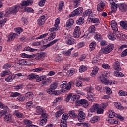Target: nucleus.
<instances>
[{"label": "nucleus", "mask_w": 127, "mask_h": 127, "mask_svg": "<svg viewBox=\"0 0 127 127\" xmlns=\"http://www.w3.org/2000/svg\"><path fill=\"white\" fill-rule=\"evenodd\" d=\"M10 74V71L8 70H5L3 71V72L1 73V77H5V76L7 75H9Z\"/></svg>", "instance_id": "obj_58"}, {"label": "nucleus", "mask_w": 127, "mask_h": 127, "mask_svg": "<svg viewBox=\"0 0 127 127\" xmlns=\"http://www.w3.org/2000/svg\"><path fill=\"white\" fill-rule=\"evenodd\" d=\"M120 25L122 27L123 29L127 30V23L125 21H122L120 22Z\"/></svg>", "instance_id": "obj_37"}, {"label": "nucleus", "mask_w": 127, "mask_h": 127, "mask_svg": "<svg viewBox=\"0 0 127 127\" xmlns=\"http://www.w3.org/2000/svg\"><path fill=\"white\" fill-rule=\"evenodd\" d=\"M0 108L5 110V111H7V110H8V107L3 104V103H2L1 102H0Z\"/></svg>", "instance_id": "obj_53"}, {"label": "nucleus", "mask_w": 127, "mask_h": 127, "mask_svg": "<svg viewBox=\"0 0 127 127\" xmlns=\"http://www.w3.org/2000/svg\"><path fill=\"white\" fill-rule=\"evenodd\" d=\"M16 37V34L15 33L11 32L7 36V42H11V41H13L15 38Z\"/></svg>", "instance_id": "obj_15"}, {"label": "nucleus", "mask_w": 127, "mask_h": 127, "mask_svg": "<svg viewBox=\"0 0 127 127\" xmlns=\"http://www.w3.org/2000/svg\"><path fill=\"white\" fill-rule=\"evenodd\" d=\"M25 97L27 100H29V99H31L33 97V93L31 92H27L25 94Z\"/></svg>", "instance_id": "obj_41"}, {"label": "nucleus", "mask_w": 127, "mask_h": 127, "mask_svg": "<svg viewBox=\"0 0 127 127\" xmlns=\"http://www.w3.org/2000/svg\"><path fill=\"white\" fill-rule=\"evenodd\" d=\"M74 85V82H68L66 86H65L64 90H66V91H70L71 90V88H72V86Z\"/></svg>", "instance_id": "obj_34"}, {"label": "nucleus", "mask_w": 127, "mask_h": 127, "mask_svg": "<svg viewBox=\"0 0 127 127\" xmlns=\"http://www.w3.org/2000/svg\"><path fill=\"white\" fill-rule=\"evenodd\" d=\"M91 23H94L99 25L101 23L100 18L94 17V15L89 19Z\"/></svg>", "instance_id": "obj_16"}, {"label": "nucleus", "mask_w": 127, "mask_h": 127, "mask_svg": "<svg viewBox=\"0 0 127 127\" xmlns=\"http://www.w3.org/2000/svg\"><path fill=\"white\" fill-rule=\"evenodd\" d=\"M81 3V0H73V5L74 7H78L80 5Z\"/></svg>", "instance_id": "obj_50"}, {"label": "nucleus", "mask_w": 127, "mask_h": 127, "mask_svg": "<svg viewBox=\"0 0 127 127\" xmlns=\"http://www.w3.org/2000/svg\"><path fill=\"white\" fill-rule=\"evenodd\" d=\"M76 43H77V40L73 38L70 37L67 39L66 42V44H67V45H74V44H76Z\"/></svg>", "instance_id": "obj_19"}, {"label": "nucleus", "mask_w": 127, "mask_h": 127, "mask_svg": "<svg viewBox=\"0 0 127 127\" xmlns=\"http://www.w3.org/2000/svg\"><path fill=\"white\" fill-rule=\"evenodd\" d=\"M114 48V45L110 44L107 46L104 49L103 53L104 54H108V53H110L113 50Z\"/></svg>", "instance_id": "obj_13"}, {"label": "nucleus", "mask_w": 127, "mask_h": 127, "mask_svg": "<svg viewBox=\"0 0 127 127\" xmlns=\"http://www.w3.org/2000/svg\"><path fill=\"white\" fill-rule=\"evenodd\" d=\"M23 122L26 127H31L33 125L32 121L28 119H24Z\"/></svg>", "instance_id": "obj_24"}, {"label": "nucleus", "mask_w": 127, "mask_h": 127, "mask_svg": "<svg viewBox=\"0 0 127 127\" xmlns=\"http://www.w3.org/2000/svg\"><path fill=\"white\" fill-rule=\"evenodd\" d=\"M19 96H20V93L18 92H12L10 95V98H16V97Z\"/></svg>", "instance_id": "obj_54"}, {"label": "nucleus", "mask_w": 127, "mask_h": 127, "mask_svg": "<svg viewBox=\"0 0 127 127\" xmlns=\"http://www.w3.org/2000/svg\"><path fill=\"white\" fill-rule=\"evenodd\" d=\"M74 20L72 18L69 19L68 20L66 23L65 27H70L71 25L74 24Z\"/></svg>", "instance_id": "obj_31"}, {"label": "nucleus", "mask_w": 127, "mask_h": 127, "mask_svg": "<svg viewBox=\"0 0 127 127\" xmlns=\"http://www.w3.org/2000/svg\"><path fill=\"white\" fill-rule=\"evenodd\" d=\"M77 117L79 122H83L86 119V114L84 112L79 110Z\"/></svg>", "instance_id": "obj_11"}, {"label": "nucleus", "mask_w": 127, "mask_h": 127, "mask_svg": "<svg viewBox=\"0 0 127 127\" xmlns=\"http://www.w3.org/2000/svg\"><path fill=\"white\" fill-rule=\"evenodd\" d=\"M63 113H64V111L62 109H60L55 114V116L56 118H59Z\"/></svg>", "instance_id": "obj_44"}, {"label": "nucleus", "mask_w": 127, "mask_h": 127, "mask_svg": "<svg viewBox=\"0 0 127 127\" xmlns=\"http://www.w3.org/2000/svg\"><path fill=\"white\" fill-rule=\"evenodd\" d=\"M114 75L116 77H118V78L124 77V74H123V73H122V72H120L119 71L115 72Z\"/></svg>", "instance_id": "obj_61"}, {"label": "nucleus", "mask_w": 127, "mask_h": 127, "mask_svg": "<svg viewBox=\"0 0 127 127\" xmlns=\"http://www.w3.org/2000/svg\"><path fill=\"white\" fill-rule=\"evenodd\" d=\"M81 36V31H80V27L79 26H76L73 33V36L74 38H79Z\"/></svg>", "instance_id": "obj_9"}, {"label": "nucleus", "mask_w": 127, "mask_h": 127, "mask_svg": "<svg viewBox=\"0 0 127 127\" xmlns=\"http://www.w3.org/2000/svg\"><path fill=\"white\" fill-rule=\"evenodd\" d=\"M98 108H99V104H95L90 108L89 111H90L91 113H95L98 109Z\"/></svg>", "instance_id": "obj_30"}, {"label": "nucleus", "mask_w": 127, "mask_h": 127, "mask_svg": "<svg viewBox=\"0 0 127 127\" xmlns=\"http://www.w3.org/2000/svg\"><path fill=\"white\" fill-rule=\"evenodd\" d=\"M114 105L116 109H118L120 111L124 110V106H123L120 102H114Z\"/></svg>", "instance_id": "obj_25"}, {"label": "nucleus", "mask_w": 127, "mask_h": 127, "mask_svg": "<svg viewBox=\"0 0 127 127\" xmlns=\"http://www.w3.org/2000/svg\"><path fill=\"white\" fill-rule=\"evenodd\" d=\"M113 69L116 71H121V65H120V62L116 61L113 64Z\"/></svg>", "instance_id": "obj_20"}, {"label": "nucleus", "mask_w": 127, "mask_h": 127, "mask_svg": "<svg viewBox=\"0 0 127 127\" xmlns=\"http://www.w3.org/2000/svg\"><path fill=\"white\" fill-rule=\"evenodd\" d=\"M74 49V48H71V49H68L66 52H64V54L66 55V56H70L71 55V53H72V50Z\"/></svg>", "instance_id": "obj_48"}, {"label": "nucleus", "mask_w": 127, "mask_h": 127, "mask_svg": "<svg viewBox=\"0 0 127 127\" xmlns=\"http://www.w3.org/2000/svg\"><path fill=\"white\" fill-rule=\"evenodd\" d=\"M99 78L102 83L108 84V76L106 74H102L99 76Z\"/></svg>", "instance_id": "obj_17"}, {"label": "nucleus", "mask_w": 127, "mask_h": 127, "mask_svg": "<svg viewBox=\"0 0 127 127\" xmlns=\"http://www.w3.org/2000/svg\"><path fill=\"white\" fill-rule=\"evenodd\" d=\"M33 2L32 0H28L22 2L21 5H15L14 6L10 7L5 11L4 14L5 17H10V16H12V15H15V14L18 12L19 8H22L23 6H28L30 4H32Z\"/></svg>", "instance_id": "obj_1"}, {"label": "nucleus", "mask_w": 127, "mask_h": 127, "mask_svg": "<svg viewBox=\"0 0 127 127\" xmlns=\"http://www.w3.org/2000/svg\"><path fill=\"white\" fill-rule=\"evenodd\" d=\"M36 113L38 116H41L42 118H48L46 110L41 106H37L36 107Z\"/></svg>", "instance_id": "obj_3"}, {"label": "nucleus", "mask_w": 127, "mask_h": 127, "mask_svg": "<svg viewBox=\"0 0 127 127\" xmlns=\"http://www.w3.org/2000/svg\"><path fill=\"white\" fill-rule=\"evenodd\" d=\"M118 94H119V96H121V97H124L127 96V92L124 91L123 90H120L118 92Z\"/></svg>", "instance_id": "obj_63"}, {"label": "nucleus", "mask_w": 127, "mask_h": 127, "mask_svg": "<svg viewBox=\"0 0 127 127\" xmlns=\"http://www.w3.org/2000/svg\"><path fill=\"white\" fill-rule=\"evenodd\" d=\"M105 5H106V3H105V2L101 1L97 5V11H99V12H101V11H103V10L105 9Z\"/></svg>", "instance_id": "obj_12"}, {"label": "nucleus", "mask_w": 127, "mask_h": 127, "mask_svg": "<svg viewBox=\"0 0 127 127\" xmlns=\"http://www.w3.org/2000/svg\"><path fill=\"white\" fill-rule=\"evenodd\" d=\"M77 105L81 106L83 108H88V107H89V103L86 99H81L80 101H77Z\"/></svg>", "instance_id": "obj_8"}, {"label": "nucleus", "mask_w": 127, "mask_h": 127, "mask_svg": "<svg viewBox=\"0 0 127 127\" xmlns=\"http://www.w3.org/2000/svg\"><path fill=\"white\" fill-rule=\"evenodd\" d=\"M69 119V115L68 113H64L62 116V119L61 121H67Z\"/></svg>", "instance_id": "obj_42"}, {"label": "nucleus", "mask_w": 127, "mask_h": 127, "mask_svg": "<svg viewBox=\"0 0 127 127\" xmlns=\"http://www.w3.org/2000/svg\"><path fill=\"white\" fill-rule=\"evenodd\" d=\"M87 71V67L85 65H81L79 68V73H84Z\"/></svg>", "instance_id": "obj_43"}, {"label": "nucleus", "mask_w": 127, "mask_h": 127, "mask_svg": "<svg viewBox=\"0 0 127 127\" xmlns=\"http://www.w3.org/2000/svg\"><path fill=\"white\" fill-rule=\"evenodd\" d=\"M24 100H25V96L23 95L20 94V95L16 98V101L20 102V103H22V102H24Z\"/></svg>", "instance_id": "obj_32"}, {"label": "nucleus", "mask_w": 127, "mask_h": 127, "mask_svg": "<svg viewBox=\"0 0 127 127\" xmlns=\"http://www.w3.org/2000/svg\"><path fill=\"white\" fill-rule=\"evenodd\" d=\"M76 24L78 25H82V24L85 22V19L83 17H80L77 20H76Z\"/></svg>", "instance_id": "obj_36"}, {"label": "nucleus", "mask_w": 127, "mask_h": 127, "mask_svg": "<svg viewBox=\"0 0 127 127\" xmlns=\"http://www.w3.org/2000/svg\"><path fill=\"white\" fill-rule=\"evenodd\" d=\"M44 80H46V76L43 75L40 77L39 76L36 80V82H40L41 81H44Z\"/></svg>", "instance_id": "obj_56"}, {"label": "nucleus", "mask_w": 127, "mask_h": 127, "mask_svg": "<svg viewBox=\"0 0 127 127\" xmlns=\"http://www.w3.org/2000/svg\"><path fill=\"white\" fill-rule=\"evenodd\" d=\"M24 51H30V52H34V51H37V49H33L29 46L25 47L24 48Z\"/></svg>", "instance_id": "obj_35"}, {"label": "nucleus", "mask_w": 127, "mask_h": 127, "mask_svg": "<svg viewBox=\"0 0 127 127\" xmlns=\"http://www.w3.org/2000/svg\"><path fill=\"white\" fill-rule=\"evenodd\" d=\"M64 5H65L64 1H61L59 3L58 8L59 11H61V10H62V9L64 7Z\"/></svg>", "instance_id": "obj_45"}, {"label": "nucleus", "mask_w": 127, "mask_h": 127, "mask_svg": "<svg viewBox=\"0 0 127 127\" xmlns=\"http://www.w3.org/2000/svg\"><path fill=\"white\" fill-rule=\"evenodd\" d=\"M61 122L60 123V127H67V121H62L61 120Z\"/></svg>", "instance_id": "obj_59"}, {"label": "nucleus", "mask_w": 127, "mask_h": 127, "mask_svg": "<svg viewBox=\"0 0 127 127\" xmlns=\"http://www.w3.org/2000/svg\"><path fill=\"white\" fill-rule=\"evenodd\" d=\"M15 115L17 118H19V119H21V118H23V114L21 112H18L17 110L15 111Z\"/></svg>", "instance_id": "obj_47"}, {"label": "nucleus", "mask_w": 127, "mask_h": 127, "mask_svg": "<svg viewBox=\"0 0 127 127\" xmlns=\"http://www.w3.org/2000/svg\"><path fill=\"white\" fill-rule=\"evenodd\" d=\"M15 77L13 75H9L7 78H5L6 82H12L13 79H14Z\"/></svg>", "instance_id": "obj_46"}, {"label": "nucleus", "mask_w": 127, "mask_h": 127, "mask_svg": "<svg viewBox=\"0 0 127 127\" xmlns=\"http://www.w3.org/2000/svg\"><path fill=\"white\" fill-rule=\"evenodd\" d=\"M48 118H43L42 120H41L39 126H44V125L46 124V123L47 122V119Z\"/></svg>", "instance_id": "obj_38"}, {"label": "nucleus", "mask_w": 127, "mask_h": 127, "mask_svg": "<svg viewBox=\"0 0 127 127\" xmlns=\"http://www.w3.org/2000/svg\"><path fill=\"white\" fill-rule=\"evenodd\" d=\"M23 84H18L14 87V89L15 90H20V89H22V88L23 87Z\"/></svg>", "instance_id": "obj_64"}, {"label": "nucleus", "mask_w": 127, "mask_h": 127, "mask_svg": "<svg viewBox=\"0 0 127 127\" xmlns=\"http://www.w3.org/2000/svg\"><path fill=\"white\" fill-rule=\"evenodd\" d=\"M98 72H99V68L97 66L94 67L91 73V77H95L98 74Z\"/></svg>", "instance_id": "obj_26"}, {"label": "nucleus", "mask_w": 127, "mask_h": 127, "mask_svg": "<svg viewBox=\"0 0 127 127\" xmlns=\"http://www.w3.org/2000/svg\"><path fill=\"white\" fill-rule=\"evenodd\" d=\"M83 12V7H78L77 9L74 10L69 15V17H74L77 15H80Z\"/></svg>", "instance_id": "obj_6"}, {"label": "nucleus", "mask_w": 127, "mask_h": 127, "mask_svg": "<svg viewBox=\"0 0 127 127\" xmlns=\"http://www.w3.org/2000/svg\"><path fill=\"white\" fill-rule=\"evenodd\" d=\"M49 30L51 32L50 33V36L48 37V40L49 41H51V40H53L56 37V33L54 32V31H57L58 29H57V28H51Z\"/></svg>", "instance_id": "obj_5"}, {"label": "nucleus", "mask_w": 127, "mask_h": 127, "mask_svg": "<svg viewBox=\"0 0 127 127\" xmlns=\"http://www.w3.org/2000/svg\"><path fill=\"white\" fill-rule=\"evenodd\" d=\"M94 15L93 13V10L91 9H88L85 11H84L82 14L83 17H88L89 19L91 18Z\"/></svg>", "instance_id": "obj_7"}, {"label": "nucleus", "mask_w": 127, "mask_h": 127, "mask_svg": "<svg viewBox=\"0 0 127 127\" xmlns=\"http://www.w3.org/2000/svg\"><path fill=\"white\" fill-rule=\"evenodd\" d=\"M79 80L82 81L83 82H88L91 80V78L87 77L79 76Z\"/></svg>", "instance_id": "obj_40"}, {"label": "nucleus", "mask_w": 127, "mask_h": 127, "mask_svg": "<svg viewBox=\"0 0 127 127\" xmlns=\"http://www.w3.org/2000/svg\"><path fill=\"white\" fill-rule=\"evenodd\" d=\"M108 122L110 124H118V121L116 120L115 119H113L112 118H110L108 119Z\"/></svg>", "instance_id": "obj_52"}, {"label": "nucleus", "mask_w": 127, "mask_h": 127, "mask_svg": "<svg viewBox=\"0 0 127 127\" xmlns=\"http://www.w3.org/2000/svg\"><path fill=\"white\" fill-rule=\"evenodd\" d=\"M19 63L21 64V65L22 66L23 65H26V66L30 65V61L29 60H26L25 59H22L19 61Z\"/></svg>", "instance_id": "obj_23"}, {"label": "nucleus", "mask_w": 127, "mask_h": 127, "mask_svg": "<svg viewBox=\"0 0 127 127\" xmlns=\"http://www.w3.org/2000/svg\"><path fill=\"white\" fill-rule=\"evenodd\" d=\"M39 75L32 73L27 76L28 80H34V79H38Z\"/></svg>", "instance_id": "obj_29"}, {"label": "nucleus", "mask_w": 127, "mask_h": 127, "mask_svg": "<svg viewBox=\"0 0 127 127\" xmlns=\"http://www.w3.org/2000/svg\"><path fill=\"white\" fill-rule=\"evenodd\" d=\"M118 7H119V10H120L122 12H125L127 11V4L124 3L119 4Z\"/></svg>", "instance_id": "obj_18"}, {"label": "nucleus", "mask_w": 127, "mask_h": 127, "mask_svg": "<svg viewBox=\"0 0 127 127\" xmlns=\"http://www.w3.org/2000/svg\"><path fill=\"white\" fill-rule=\"evenodd\" d=\"M114 33L116 36V37H120V38H122L123 37V36H124V34L121 33L120 31H114Z\"/></svg>", "instance_id": "obj_51"}, {"label": "nucleus", "mask_w": 127, "mask_h": 127, "mask_svg": "<svg viewBox=\"0 0 127 127\" xmlns=\"http://www.w3.org/2000/svg\"><path fill=\"white\" fill-rule=\"evenodd\" d=\"M96 42H92L90 44L89 48L90 51H93L96 47Z\"/></svg>", "instance_id": "obj_49"}, {"label": "nucleus", "mask_w": 127, "mask_h": 127, "mask_svg": "<svg viewBox=\"0 0 127 127\" xmlns=\"http://www.w3.org/2000/svg\"><path fill=\"white\" fill-rule=\"evenodd\" d=\"M68 114L70 117H71L72 118H77V117L78 116L77 114L75 113V111L73 110L71 111H69Z\"/></svg>", "instance_id": "obj_55"}, {"label": "nucleus", "mask_w": 127, "mask_h": 127, "mask_svg": "<svg viewBox=\"0 0 127 127\" xmlns=\"http://www.w3.org/2000/svg\"><path fill=\"white\" fill-rule=\"evenodd\" d=\"M108 37L110 40H116V34H115V32L113 31V33H109L108 34Z\"/></svg>", "instance_id": "obj_27"}, {"label": "nucleus", "mask_w": 127, "mask_h": 127, "mask_svg": "<svg viewBox=\"0 0 127 127\" xmlns=\"http://www.w3.org/2000/svg\"><path fill=\"white\" fill-rule=\"evenodd\" d=\"M7 21V18H5L3 20L0 21V27H2L4 24H5V22Z\"/></svg>", "instance_id": "obj_62"}, {"label": "nucleus", "mask_w": 127, "mask_h": 127, "mask_svg": "<svg viewBox=\"0 0 127 127\" xmlns=\"http://www.w3.org/2000/svg\"><path fill=\"white\" fill-rule=\"evenodd\" d=\"M4 121L5 122H10L11 123H13L15 126H17L18 125V122L12 120V115L8 114V112L6 113L4 115Z\"/></svg>", "instance_id": "obj_4"}, {"label": "nucleus", "mask_w": 127, "mask_h": 127, "mask_svg": "<svg viewBox=\"0 0 127 127\" xmlns=\"http://www.w3.org/2000/svg\"><path fill=\"white\" fill-rule=\"evenodd\" d=\"M94 94H90V93L87 94L86 98L88 99V101L90 102H94L95 100L94 99Z\"/></svg>", "instance_id": "obj_39"}, {"label": "nucleus", "mask_w": 127, "mask_h": 127, "mask_svg": "<svg viewBox=\"0 0 127 127\" xmlns=\"http://www.w3.org/2000/svg\"><path fill=\"white\" fill-rule=\"evenodd\" d=\"M15 30L17 34H20L21 32H23V29L21 27H18L15 29Z\"/></svg>", "instance_id": "obj_60"}, {"label": "nucleus", "mask_w": 127, "mask_h": 127, "mask_svg": "<svg viewBox=\"0 0 127 127\" xmlns=\"http://www.w3.org/2000/svg\"><path fill=\"white\" fill-rule=\"evenodd\" d=\"M94 39L97 41H101V39H103V36L100 34V33L95 32L93 34Z\"/></svg>", "instance_id": "obj_21"}, {"label": "nucleus", "mask_w": 127, "mask_h": 127, "mask_svg": "<svg viewBox=\"0 0 127 127\" xmlns=\"http://www.w3.org/2000/svg\"><path fill=\"white\" fill-rule=\"evenodd\" d=\"M72 101H75L76 105L78 104L77 101H80V95H74L71 98Z\"/></svg>", "instance_id": "obj_33"}, {"label": "nucleus", "mask_w": 127, "mask_h": 127, "mask_svg": "<svg viewBox=\"0 0 127 127\" xmlns=\"http://www.w3.org/2000/svg\"><path fill=\"white\" fill-rule=\"evenodd\" d=\"M108 102H105V103H101V104H100V105L99 106V108H101V109H106V108H107V107H108Z\"/></svg>", "instance_id": "obj_57"}, {"label": "nucleus", "mask_w": 127, "mask_h": 127, "mask_svg": "<svg viewBox=\"0 0 127 127\" xmlns=\"http://www.w3.org/2000/svg\"><path fill=\"white\" fill-rule=\"evenodd\" d=\"M95 31H96V27L94 25H91L89 28L88 30V34L87 32H86L84 35H86L87 36H90L91 34H94Z\"/></svg>", "instance_id": "obj_10"}, {"label": "nucleus", "mask_w": 127, "mask_h": 127, "mask_svg": "<svg viewBox=\"0 0 127 127\" xmlns=\"http://www.w3.org/2000/svg\"><path fill=\"white\" fill-rule=\"evenodd\" d=\"M21 57L24 58H35V59H36V60H41L42 59H43L44 57H45V53L41 52L37 55H28L25 54V53H23L21 54Z\"/></svg>", "instance_id": "obj_2"}, {"label": "nucleus", "mask_w": 127, "mask_h": 127, "mask_svg": "<svg viewBox=\"0 0 127 127\" xmlns=\"http://www.w3.org/2000/svg\"><path fill=\"white\" fill-rule=\"evenodd\" d=\"M100 116H94L92 117L90 119L91 123L94 124V123H97V122H99L100 121Z\"/></svg>", "instance_id": "obj_28"}, {"label": "nucleus", "mask_w": 127, "mask_h": 127, "mask_svg": "<svg viewBox=\"0 0 127 127\" xmlns=\"http://www.w3.org/2000/svg\"><path fill=\"white\" fill-rule=\"evenodd\" d=\"M45 15H43L39 17L37 21V23L39 26H42L45 23Z\"/></svg>", "instance_id": "obj_14"}, {"label": "nucleus", "mask_w": 127, "mask_h": 127, "mask_svg": "<svg viewBox=\"0 0 127 127\" xmlns=\"http://www.w3.org/2000/svg\"><path fill=\"white\" fill-rule=\"evenodd\" d=\"M110 25L113 31H118V27H117V22L115 20L111 21Z\"/></svg>", "instance_id": "obj_22"}]
</instances>
